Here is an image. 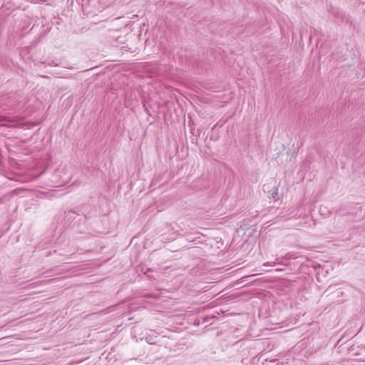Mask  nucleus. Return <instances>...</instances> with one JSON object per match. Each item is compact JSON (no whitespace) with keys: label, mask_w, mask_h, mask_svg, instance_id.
<instances>
[{"label":"nucleus","mask_w":365,"mask_h":365,"mask_svg":"<svg viewBox=\"0 0 365 365\" xmlns=\"http://www.w3.org/2000/svg\"><path fill=\"white\" fill-rule=\"evenodd\" d=\"M66 217H68V219H74L75 212L72 211V210H69L67 212H66Z\"/></svg>","instance_id":"nucleus-1"},{"label":"nucleus","mask_w":365,"mask_h":365,"mask_svg":"<svg viewBox=\"0 0 365 365\" xmlns=\"http://www.w3.org/2000/svg\"><path fill=\"white\" fill-rule=\"evenodd\" d=\"M50 66H58V63H55L53 61H52L51 63H49Z\"/></svg>","instance_id":"nucleus-2"},{"label":"nucleus","mask_w":365,"mask_h":365,"mask_svg":"<svg viewBox=\"0 0 365 365\" xmlns=\"http://www.w3.org/2000/svg\"><path fill=\"white\" fill-rule=\"evenodd\" d=\"M147 341L149 342V344H152L153 342L150 341L149 339H147Z\"/></svg>","instance_id":"nucleus-3"}]
</instances>
